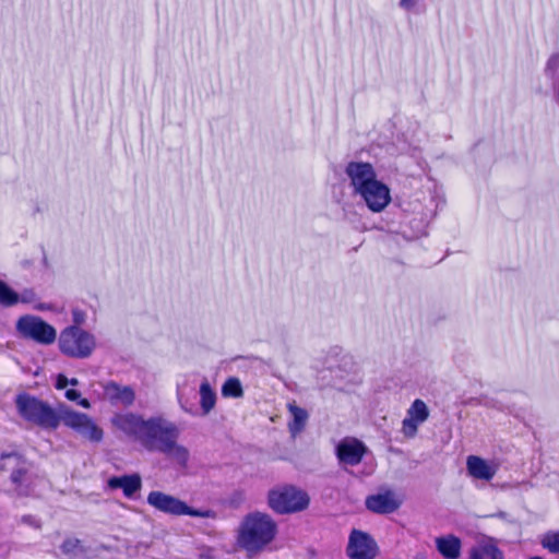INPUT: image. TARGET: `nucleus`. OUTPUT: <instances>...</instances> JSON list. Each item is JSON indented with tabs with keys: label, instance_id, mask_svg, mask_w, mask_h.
Wrapping results in <instances>:
<instances>
[{
	"label": "nucleus",
	"instance_id": "f257e3e1",
	"mask_svg": "<svg viewBox=\"0 0 559 559\" xmlns=\"http://www.w3.org/2000/svg\"><path fill=\"white\" fill-rule=\"evenodd\" d=\"M15 405L22 418L44 429L55 430L62 423L90 441L99 442L103 439L102 428L90 416L75 412L64 404L55 409L46 402L23 393L16 396Z\"/></svg>",
	"mask_w": 559,
	"mask_h": 559
},
{
	"label": "nucleus",
	"instance_id": "f03ea898",
	"mask_svg": "<svg viewBox=\"0 0 559 559\" xmlns=\"http://www.w3.org/2000/svg\"><path fill=\"white\" fill-rule=\"evenodd\" d=\"M276 533L277 525L269 514L250 513L239 527L238 544L248 552L257 554L275 538Z\"/></svg>",
	"mask_w": 559,
	"mask_h": 559
},
{
	"label": "nucleus",
	"instance_id": "7ed1b4c3",
	"mask_svg": "<svg viewBox=\"0 0 559 559\" xmlns=\"http://www.w3.org/2000/svg\"><path fill=\"white\" fill-rule=\"evenodd\" d=\"M178 437L179 430L174 423L162 417H153L146 420L140 444L147 451L162 452Z\"/></svg>",
	"mask_w": 559,
	"mask_h": 559
},
{
	"label": "nucleus",
	"instance_id": "20e7f679",
	"mask_svg": "<svg viewBox=\"0 0 559 559\" xmlns=\"http://www.w3.org/2000/svg\"><path fill=\"white\" fill-rule=\"evenodd\" d=\"M96 348L95 336L79 326H68L59 336V349L71 358L84 359Z\"/></svg>",
	"mask_w": 559,
	"mask_h": 559
},
{
	"label": "nucleus",
	"instance_id": "39448f33",
	"mask_svg": "<svg viewBox=\"0 0 559 559\" xmlns=\"http://www.w3.org/2000/svg\"><path fill=\"white\" fill-rule=\"evenodd\" d=\"M15 329L21 337L41 345H50L57 338L56 329L41 318L33 314L20 317L15 323Z\"/></svg>",
	"mask_w": 559,
	"mask_h": 559
},
{
	"label": "nucleus",
	"instance_id": "423d86ee",
	"mask_svg": "<svg viewBox=\"0 0 559 559\" xmlns=\"http://www.w3.org/2000/svg\"><path fill=\"white\" fill-rule=\"evenodd\" d=\"M308 503L309 498L307 493L292 486L274 489L269 492V506L280 514L301 511Z\"/></svg>",
	"mask_w": 559,
	"mask_h": 559
},
{
	"label": "nucleus",
	"instance_id": "0eeeda50",
	"mask_svg": "<svg viewBox=\"0 0 559 559\" xmlns=\"http://www.w3.org/2000/svg\"><path fill=\"white\" fill-rule=\"evenodd\" d=\"M12 463L16 468L11 473V483L14 491L20 497H27L35 492L39 478L26 468L20 466L21 456L15 452L2 453L0 456V471L5 469V464Z\"/></svg>",
	"mask_w": 559,
	"mask_h": 559
},
{
	"label": "nucleus",
	"instance_id": "6e6552de",
	"mask_svg": "<svg viewBox=\"0 0 559 559\" xmlns=\"http://www.w3.org/2000/svg\"><path fill=\"white\" fill-rule=\"evenodd\" d=\"M356 194L360 195L368 209L376 213L383 211L391 201L389 187L379 180L371 182Z\"/></svg>",
	"mask_w": 559,
	"mask_h": 559
},
{
	"label": "nucleus",
	"instance_id": "1a4fd4ad",
	"mask_svg": "<svg viewBox=\"0 0 559 559\" xmlns=\"http://www.w3.org/2000/svg\"><path fill=\"white\" fill-rule=\"evenodd\" d=\"M347 555L350 559H373L377 545L367 533L354 530L349 535Z\"/></svg>",
	"mask_w": 559,
	"mask_h": 559
},
{
	"label": "nucleus",
	"instance_id": "9d476101",
	"mask_svg": "<svg viewBox=\"0 0 559 559\" xmlns=\"http://www.w3.org/2000/svg\"><path fill=\"white\" fill-rule=\"evenodd\" d=\"M111 424L127 437L140 443L146 420L133 413H121L111 418Z\"/></svg>",
	"mask_w": 559,
	"mask_h": 559
},
{
	"label": "nucleus",
	"instance_id": "9b49d317",
	"mask_svg": "<svg viewBox=\"0 0 559 559\" xmlns=\"http://www.w3.org/2000/svg\"><path fill=\"white\" fill-rule=\"evenodd\" d=\"M346 175L350 179L354 192L357 193L371 182L378 181L373 166L369 163L350 162L345 169Z\"/></svg>",
	"mask_w": 559,
	"mask_h": 559
},
{
	"label": "nucleus",
	"instance_id": "f8f14e48",
	"mask_svg": "<svg viewBox=\"0 0 559 559\" xmlns=\"http://www.w3.org/2000/svg\"><path fill=\"white\" fill-rule=\"evenodd\" d=\"M367 452L365 444L355 438H345L336 447V455L342 464L357 465Z\"/></svg>",
	"mask_w": 559,
	"mask_h": 559
},
{
	"label": "nucleus",
	"instance_id": "ddd939ff",
	"mask_svg": "<svg viewBox=\"0 0 559 559\" xmlns=\"http://www.w3.org/2000/svg\"><path fill=\"white\" fill-rule=\"evenodd\" d=\"M147 503L156 510L171 515H183L186 508L183 501L162 491H151L147 496Z\"/></svg>",
	"mask_w": 559,
	"mask_h": 559
},
{
	"label": "nucleus",
	"instance_id": "4468645a",
	"mask_svg": "<svg viewBox=\"0 0 559 559\" xmlns=\"http://www.w3.org/2000/svg\"><path fill=\"white\" fill-rule=\"evenodd\" d=\"M429 417V409L423 400L416 399L407 409V416L403 419V432L407 437H414L418 426Z\"/></svg>",
	"mask_w": 559,
	"mask_h": 559
},
{
	"label": "nucleus",
	"instance_id": "2eb2a0df",
	"mask_svg": "<svg viewBox=\"0 0 559 559\" xmlns=\"http://www.w3.org/2000/svg\"><path fill=\"white\" fill-rule=\"evenodd\" d=\"M467 559H506L498 546V540L490 536H481L468 550Z\"/></svg>",
	"mask_w": 559,
	"mask_h": 559
},
{
	"label": "nucleus",
	"instance_id": "dca6fc26",
	"mask_svg": "<svg viewBox=\"0 0 559 559\" xmlns=\"http://www.w3.org/2000/svg\"><path fill=\"white\" fill-rule=\"evenodd\" d=\"M499 465L493 461H487L477 455H469L466 459V469L471 477L479 480H491Z\"/></svg>",
	"mask_w": 559,
	"mask_h": 559
},
{
	"label": "nucleus",
	"instance_id": "f3484780",
	"mask_svg": "<svg viewBox=\"0 0 559 559\" xmlns=\"http://www.w3.org/2000/svg\"><path fill=\"white\" fill-rule=\"evenodd\" d=\"M400 506L401 501L391 490L372 495L366 499L367 509L379 514L392 513L397 510Z\"/></svg>",
	"mask_w": 559,
	"mask_h": 559
},
{
	"label": "nucleus",
	"instance_id": "a211bd4d",
	"mask_svg": "<svg viewBox=\"0 0 559 559\" xmlns=\"http://www.w3.org/2000/svg\"><path fill=\"white\" fill-rule=\"evenodd\" d=\"M195 393V382L186 377L181 382L177 383V400L181 409L190 415L198 414L193 402Z\"/></svg>",
	"mask_w": 559,
	"mask_h": 559
},
{
	"label": "nucleus",
	"instance_id": "6ab92c4d",
	"mask_svg": "<svg viewBox=\"0 0 559 559\" xmlns=\"http://www.w3.org/2000/svg\"><path fill=\"white\" fill-rule=\"evenodd\" d=\"M110 489H121L127 498H132L142 487L139 474L114 476L107 481Z\"/></svg>",
	"mask_w": 559,
	"mask_h": 559
},
{
	"label": "nucleus",
	"instance_id": "aec40b11",
	"mask_svg": "<svg viewBox=\"0 0 559 559\" xmlns=\"http://www.w3.org/2000/svg\"><path fill=\"white\" fill-rule=\"evenodd\" d=\"M105 395L112 405L130 406L133 404L135 394L130 386H122L110 382L105 386Z\"/></svg>",
	"mask_w": 559,
	"mask_h": 559
},
{
	"label": "nucleus",
	"instance_id": "412c9836",
	"mask_svg": "<svg viewBox=\"0 0 559 559\" xmlns=\"http://www.w3.org/2000/svg\"><path fill=\"white\" fill-rule=\"evenodd\" d=\"M437 550L445 559H457L461 556L462 542L459 537L449 534L445 536L437 537L436 540Z\"/></svg>",
	"mask_w": 559,
	"mask_h": 559
},
{
	"label": "nucleus",
	"instance_id": "4be33fe9",
	"mask_svg": "<svg viewBox=\"0 0 559 559\" xmlns=\"http://www.w3.org/2000/svg\"><path fill=\"white\" fill-rule=\"evenodd\" d=\"M200 406L202 411V415H209L215 407L216 404V393L212 389L211 384L206 379H204L200 384Z\"/></svg>",
	"mask_w": 559,
	"mask_h": 559
},
{
	"label": "nucleus",
	"instance_id": "5701e85b",
	"mask_svg": "<svg viewBox=\"0 0 559 559\" xmlns=\"http://www.w3.org/2000/svg\"><path fill=\"white\" fill-rule=\"evenodd\" d=\"M61 551L69 559H90V551L86 549L80 539L68 538L61 545Z\"/></svg>",
	"mask_w": 559,
	"mask_h": 559
},
{
	"label": "nucleus",
	"instance_id": "b1692460",
	"mask_svg": "<svg viewBox=\"0 0 559 559\" xmlns=\"http://www.w3.org/2000/svg\"><path fill=\"white\" fill-rule=\"evenodd\" d=\"M160 453L175 461L181 467L187 466L190 457L189 450L186 447L178 444L177 439H173L167 449Z\"/></svg>",
	"mask_w": 559,
	"mask_h": 559
},
{
	"label": "nucleus",
	"instance_id": "393cba45",
	"mask_svg": "<svg viewBox=\"0 0 559 559\" xmlns=\"http://www.w3.org/2000/svg\"><path fill=\"white\" fill-rule=\"evenodd\" d=\"M289 411L293 416V421L289 424V430L293 436H296L305 427L308 414L305 409L296 405H289Z\"/></svg>",
	"mask_w": 559,
	"mask_h": 559
},
{
	"label": "nucleus",
	"instance_id": "a878e982",
	"mask_svg": "<svg viewBox=\"0 0 559 559\" xmlns=\"http://www.w3.org/2000/svg\"><path fill=\"white\" fill-rule=\"evenodd\" d=\"M20 302V295L0 280V306L9 308Z\"/></svg>",
	"mask_w": 559,
	"mask_h": 559
},
{
	"label": "nucleus",
	"instance_id": "bb28decb",
	"mask_svg": "<svg viewBox=\"0 0 559 559\" xmlns=\"http://www.w3.org/2000/svg\"><path fill=\"white\" fill-rule=\"evenodd\" d=\"M222 395L224 397H241L243 390L238 378H228L222 386Z\"/></svg>",
	"mask_w": 559,
	"mask_h": 559
},
{
	"label": "nucleus",
	"instance_id": "cd10ccee",
	"mask_svg": "<svg viewBox=\"0 0 559 559\" xmlns=\"http://www.w3.org/2000/svg\"><path fill=\"white\" fill-rule=\"evenodd\" d=\"M338 364L335 367L333 364H329L328 369L334 371L336 373V378H343V371L353 372L355 369V364L353 362L350 357L343 356L341 359H335Z\"/></svg>",
	"mask_w": 559,
	"mask_h": 559
},
{
	"label": "nucleus",
	"instance_id": "c85d7f7f",
	"mask_svg": "<svg viewBox=\"0 0 559 559\" xmlns=\"http://www.w3.org/2000/svg\"><path fill=\"white\" fill-rule=\"evenodd\" d=\"M540 543L551 554H559V531L546 533Z\"/></svg>",
	"mask_w": 559,
	"mask_h": 559
},
{
	"label": "nucleus",
	"instance_id": "c756f323",
	"mask_svg": "<svg viewBox=\"0 0 559 559\" xmlns=\"http://www.w3.org/2000/svg\"><path fill=\"white\" fill-rule=\"evenodd\" d=\"M183 515H191L195 518H214L215 513L212 510H198L186 504Z\"/></svg>",
	"mask_w": 559,
	"mask_h": 559
},
{
	"label": "nucleus",
	"instance_id": "7c9ffc66",
	"mask_svg": "<svg viewBox=\"0 0 559 559\" xmlns=\"http://www.w3.org/2000/svg\"><path fill=\"white\" fill-rule=\"evenodd\" d=\"M559 70V52L552 53L547 60L545 71L548 74H555Z\"/></svg>",
	"mask_w": 559,
	"mask_h": 559
},
{
	"label": "nucleus",
	"instance_id": "2f4dec72",
	"mask_svg": "<svg viewBox=\"0 0 559 559\" xmlns=\"http://www.w3.org/2000/svg\"><path fill=\"white\" fill-rule=\"evenodd\" d=\"M72 320L74 323L72 326L81 328V325L84 324V322L86 320L85 311H83L82 309H79V308H74L72 310Z\"/></svg>",
	"mask_w": 559,
	"mask_h": 559
},
{
	"label": "nucleus",
	"instance_id": "473e14b6",
	"mask_svg": "<svg viewBox=\"0 0 559 559\" xmlns=\"http://www.w3.org/2000/svg\"><path fill=\"white\" fill-rule=\"evenodd\" d=\"M20 295V302L32 304L36 300V294L33 289H25Z\"/></svg>",
	"mask_w": 559,
	"mask_h": 559
},
{
	"label": "nucleus",
	"instance_id": "72a5a7b5",
	"mask_svg": "<svg viewBox=\"0 0 559 559\" xmlns=\"http://www.w3.org/2000/svg\"><path fill=\"white\" fill-rule=\"evenodd\" d=\"M20 522L22 524H26V525H29V526H33L36 528L40 527L39 521L34 515H31V514L23 515L21 518Z\"/></svg>",
	"mask_w": 559,
	"mask_h": 559
},
{
	"label": "nucleus",
	"instance_id": "f704fd0d",
	"mask_svg": "<svg viewBox=\"0 0 559 559\" xmlns=\"http://www.w3.org/2000/svg\"><path fill=\"white\" fill-rule=\"evenodd\" d=\"M69 384V379L64 374H58L56 380V388L58 390L66 389Z\"/></svg>",
	"mask_w": 559,
	"mask_h": 559
},
{
	"label": "nucleus",
	"instance_id": "c9c22d12",
	"mask_svg": "<svg viewBox=\"0 0 559 559\" xmlns=\"http://www.w3.org/2000/svg\"><path fill=\"white\" fill-rule=\"evenodd\" d=\"M418 2L419 0H401L400 7L406 11H411L417 5Z\"/></svg>",
	"mask_w": 559,
	"mask_h": 559
},
{
	"label": "nucleus",
	"instance_id": "e433bc0d",
	"mask_svg": "<svg viewBox=\"0 0 559 559\" xmlns=\"http://www.w3.org/2000/svg\"><path fill=\"white\" fill-rule=\"evenodd\" d=\"M80 396H81L80 392L74 389H69L66 391V397L69 401H78L80 399Z\"/></svg>",
	"mask_w": 559,
	"mask_h": 559
},
{
	"label": "nucleus",
	"instance_id": "4c0bfd02",
	"mask_svg": "<svg viewBox=\"0 0 559 559\" xmlns=\"http://www.w3.org/2000/svg\"><path fill=\"white\" fill-rule=\"evenodd\" d=\"M34 309L38 311L51 310L52 306L45 302H38L34 306Z\"/></svg>",
	"mask_w": 559,
	"mask_h": 559
},
{
	"label": "nucleus",
	"instance_id": "58836bf2",
	"mask_svg": "<svg viewBox=\"0 0 559 559\" xmlns=\"http://www.w3.org/2000/svg\"><path fill=\"white\" fill-rule=\"evenodd\" d=\"M79 405H81L84 408H88L91 406L90 402L86 399L80 400Z\"/></svg>",
	"mask_w": 559,
	"mask_h": 559
},
{
	"label": "nucleus",
	"instance_id": "ea45409f",
	"mask_svg": "<svg viewBox=\"0 0 559 559\" xmlns=\"http://www.w3.org/2000/svg\"><path fill=\"white\" fill-rule=\"evenodd\" d=\"M69 384L76 386L79 384V380L76 378L69 379Z\"/></svg>",
	"mask_w": 559,
	"mask_h": 559
}]
</instances>
